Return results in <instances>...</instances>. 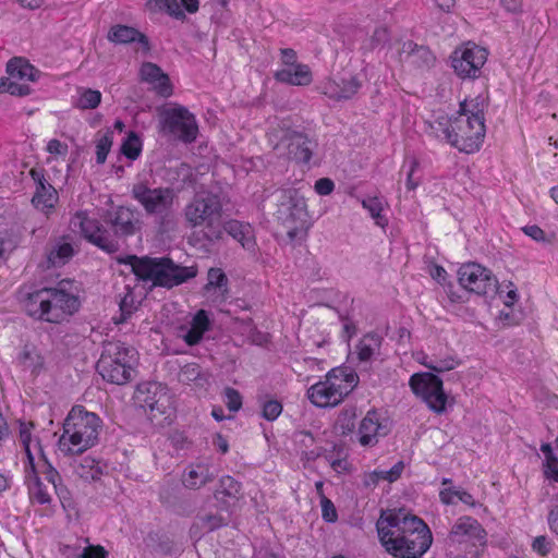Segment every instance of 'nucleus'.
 I'll use <instances>...</instances> for the list:
<instances>
[{
  "label": "nucleus",
  "mask_w": 558,
  "mask_h": 558,
  "mask_svg": "<svg viewBox=\"0 0 558 558\" xmlns=\"http://www.w3.org/2000/svg\"><path fill=\"white\" fill-rule=\"evenodd\" d=\"M376 527L381 545L396 558H421L433 542L426 523L403 509L384 511Z\"/></svg>",
  "instance_id": "1"
},
{
  "label": "nucleus",
  "mask_w": 558,
  "mask_h": 558,
  "mask_svg": "<svg viewBox=\"0 0 558 558\" xmlns=\"http://www.w3.org/2000/svg\"><path fill=\"white\" fill-rule=\"evenodd\" d=\"M389 38V32L386 27H378L375 29L372 41L373 46L376 47L380 44H385Z\"/></svg>",
  "instance_id": "62"
},
{
  "label": "nucleus",
  "mask_w": 558,
  "mask_h": 558,
  "mask_svg": "<svg viewBox=\"0 0 558 558\" xmlns=\"http://www.w3.org/2000/svg\"><path fill=\"white\" fill-rule=\"evenodd\" d=\"M275 78L278 82L293 86H306L312 83L313 75L307 64L296 63L289 66H281L276 71Z\"/></svg>",
  "instance_id": "24"
},
{
  "label": "nucleus",
  "mask_w": 558,
  "mask_h": 558,
  "mask_svg": "<svg viewBox=\"0 0 558 558\" xmlns=\"http://www.w3.org/2000/svg\"><path fill=\"white\" fill-rule=\"evenodd\" d=\"M277 213L291 239L295 238L299 231L308 228L307 205L305 198L296 191H288L283 194Z\"/></svg>",
  "instance_id": "12"
},
{
  "label": "nucleus",
  "mask_w": 558,
  "mask_h": 558,
  "mask_svg": "<svg viewBox=\"0 0 558 558\" xmlns=\"http://www.w3.org/2000/svg\"><path fill=\"white\" fill-rule=\"evenodd\" d=\"M541 451L544 454L542 463L543 475L549 483L558 484V457L550 444H542Z\"/></svg>",
  "instance_id": "38"
},
{
  "label": "nucleus",
  "mask_w": 558,
  "mask_h": 558,
  "mask_svg": "<svg viewBox=\"0 0 558 558\" xmlns=\"http://www.w3.org/2000/svg\"><path fill=\"white\" fill-rule=\"evenodd\" d=\"M404 470V463L402 461L397 462L390 470L385 472V481L395 482L397 481Z\"/></svg>",
  "instance_id": "60"
},
{
  "label": "nucleus",
  "mask_w": 558,
  "mask_h": 558,
  "mask_svg": "<svg viewBox=\"0 0 558 558\" xmlns=\"http://www.w3.org/2000/svg\"><path fill=\"white\" fill-rule=\"evenodd\" d=\"M409 385L413 393L420 398L430 411L441 414L446 411L448 396L444 390L442 380L432 373H416L410 377Z\"/></svg>",
  "instance_id": "10"
},
{
  "label": "nucleus",
  "mask_w": 558,
  "mask_h": 558,
  "mask_svg": "<svg viewBox=\"0 0 558 558\" xmlns=\"http://www.w3.org/2000/svg\"><path fill=\"white\" fill-rule=\"evenodd\" d=\"M414 51L422 57H427V58L433 59L430 52L427 49H425L423 47H417V45L414 44L413 41L407 40V41L402 43V47L400 49V56H402L403 53L410 54Z\"/></svg>",
  "instance_id": "57"
},
{
  "label": "nucleus",
  "mask_w": 558,
  "mask_h": 558,
  "mask_svg": "<svg viewBox=\"0 0 558 558\" xmlns=\"http://www.w3.org/2000/svg\"><path fill=\"white\" fill-rule=\"evenodd\" d=\"M223 231L236 240L245 250H254L255 236L251 225L238 220H229L225 223Z\"/></svg>",
  "instance_id": "32"
},
{
  "label": "nucleus",
  "mask_w": 558,
  "mask_h": 558,
  "mask_svg": "<svg viewBox=\"0 0 558 558\" xmlns=\"http://www.w3.org/2000/svg\"><path fill=\"white\" fill-rule=\"evenodd\" d=\"M136 398L142 407L149 412L150 418L157 414H168L171 410V396L166 386L151 381L138 386Z\"/></svg>",
  "instance_id": "15"
},
{
  "label": "nucleus",
  "mask_w": 558,
  "mask_h": 558,
  "mask_svg": "<svg viewBox=\"0 0 558 558\" xmlns=\"http://www.w3.org/2000/svg\"><path fill=\"white\" fill-rule=\"evenodd\" d=\"M8 76L0 78V93L25 96L31 93L29 84L37 78V70L25 59L14 58L7 65Z\"/></svg>",
  "instance_id": "13"
},
{
  "label": "nucleus",
  "mask_w": 558,
  "mask_h": 558,
  "mask_svg": "<svg viewBox=\"0 0 558 558\" xmlns=\"http://www.w3.org/2000/svg\"><path fill=\"white\" fill-rule=\"evenodd\" d=\"M29 174L35 183L33 205L44 213H49L59 199L57 190L46 180L43 169L34 168Z\"/></svg>",
  "instance_id": "17"
},
{
  "label": "nucleus",
  "mask_w": 558,
  "mask_h": 558,
  "mask_svg": "<svg viewBox=\"0 0 558 558\" xmlns=\"http://www.w3.org/2000/svg\"><path fill=\"white\" fill-rule=\"evenodd\" d=\"M16 364L23 372L38 375L45 367V357L39 348L25 344L16 356Z\"/></svg>",
  "instance_id": "27"
},
{
  "label": "nucleus",
  "mask_w": 558,
  "mask_h": 558,
  "mask_svg": "<svg viewBox=\"0 0 558 558\" xmlns=\"http://www.w3.org/2000/svg\"><path fill=\"white\" fill-rule=\"evenodd\" d=\"M499 294L502 298V302L507 307H511L519 300L518 290L514 283L511 281L504 283Z\"/></svg>",
  "instance_id": "50"
},
{
  "label": "nucleus",
  "mask_w": 558,
  "mask_h": 558,
  "mask_svg": "<svg viewBox=\"0 0 558 558\" xmlns=\"http://www.w3.org/2000/svg\"><path fill=\"white\" fill-rule=\"evenodd\" d=\"M74 250L68 242L57 243L48 254V264L57 267L66 264L73 256Z\"/></svg>",
  "instance_id": "42"
},
{
  "label": "nucleus",
  "mask_w": 558,
  "mask_h": 558,
  "mask_svg": "<svg viewBox=\"0 0 558 558\" xmlns=\"http://www.w3.org/2000/svg\"><path fill=\"white\" fill-rule=\"evenodd\" d=\"M459 284L466 291L478 295L486 294L496 286L492 271L477 263H465L458 269Z\"/></svg>",
  "instance_id": "14"
},
{
  "label": "nucleus",
  "mask_w": 558,
  "mask_h": 558,
  "mask_svg": "<svg viewBox=\"0 0 558 558\" xmlns=\"http://www.w3.org/2000/svg\"><path fill=\"white\" fill-rule=\"evenodd\" d=\"M380 339L374 333L365 335L356 344V355L362 362L369 361L379 349Z\"/></svg>",
  "instance_id": "40"
},
{
  "label": "nucleus",
  "mask_w": 558,
  "mask_h": 558,
  "mask_svg": "<svg viewBox=\"0 0 558 558\" xmlns=\"http://www.w3.org/2000/svg\"><path fill=\"white\" fill-rule=\"evenodd\" d=\"M75 219L78 221L83 235L90 243L108 252L113 250L114 245L108 231L99 223L97 218L90 217L86 213H78Z\"/></svg>",
  "instance_id": "19"
},
{
  "label": "nucleus",
  "mask_w": 558,
  "mask_h": 558,
  "mask_svg": "<svg viewBox=\"0 0 558 558\" xmlns=\"http://www.w3.org/2000/svg\"><path fill=\"white\" fill-rule=\"evenodd\" d=\"M484 530L481 524L473 518H460L451 529L450 538L456 543H463L473 538L482 539Z\"/></svg>",
  "instance_id": "28"
},
{
  "label": "nucleus",
  "mask_w": 558,
  "mask_h": 558,
  "mask_svg": "<svg viewBox=\"0 0 558 558\" xmlns=\"http://www.w3.org/2000/svg\"><path fill=\"white\" fill-rule=\"evenodd\" d=\"M78 558H108V551L101 545L88 544L83 548Z\"/></svg>",
  "instance_id": "56"
},
{
  "label": "nucleus",
  "mask_w": 558,
  "mask_h": 558,
  "mask_svg": "<svg viewBox=\"0 0 558 558\" xmlns=\"http://www.w3.org/2000/svg\"><path fill=\"white\" fill-rule=\"evenodd\" d=\"M107 38L109 41L120 45L130 44L134 41L144 44L145 46L148 45L147 38L138 29L132 26L121 24L111 26V28L108 32Z\"/></svg>",
  "instance_id": "33"
},
{
  "label": "nucleus",
  "mask_w": 558,
  "mask_h": 558,
  "mask_svg": "<svg viewBox=\"0 0 558 558\" xmlns=\"http://www.w3.org/2000/svg\"><path fill=\"white\" fill-rule=\"evenodd\" d=\"M203 527L208 531H214L228 522V515H223L221 512L218 514H208L201 518Z\"/></svg>",
  "instance_id": "51"
},
{
  "label": "nucleus",
  "mask_w": 558,
  "mask_h": 558,
  "mask_svg": "<svg viewBox=\"0 0 558 558\" xmlns=\"http://www.w3.org/2000/svg\"><path fill=\"white\" fill-rule=\"evenodd\" d=\"M408 168L405 185L409 191H414L421 183V178L415 175L418 169V162L415 159H411L408 163Z\"/></svg>",
  "instance_id": "54"
},
{
  "label": "nucleus",
  "mask_w": 558,
  "mask_h": 558,
  "mask_svg": "<svg viewBox=\"0 0 558 558\" xmlns=\"http://www.w3.org/2000/svg\"><path fill=\"white\" fill-rule=\"evenodd\" d=\"M240 484L231 476H223L219 482V487L215 492V499L220 511L230 512L232 506L238 500Z\"/></svg>",
  "instance_id": "29"
},
{
  "label": "nucleus",
  "mask_w": 558,
  "mask_h": 558,
  "mask_svg": "<svg viewBox=\"0 0 558 558\" xmlns=\"http://www.w3.org/2000/svg\"><path fill=\"white\" fill-rule=\"evenodd\" d=\"M458 494H459V490H454L451 488H444L440 490L439 497L444 504L450 505V504L456 502V500L458 499Z\"/></svg>",
  "instance_id": "63"
},
{
  "label": "nucleus",
  "mask_w": 558,
  "mask_h": 558,
  "mask_svg": "<svg viewBox=\"0 0 558 558\" xmlns=\"http://www.w3.org/2000/svg\"><path fill=\"white\" fill-rule=\"evenodd\" d=\"M101 101V93L96 89L80 87L73 98V105L80 109H95Z\"/></svg>",
  "instance_id": "39"
},
{
  "label": "nucleus",
  "mask_w": 558,
  "mask_h": 558,
  "mask_svg": "<svg viewBox=\"0 0 558 558\" xmlns=\"http://www.w3.org/2000/svg\"><path fill=\"white\" fill-rule=\"evenodd\" d=\"M282 412V404L277 400H268L263 404V417L275 421Z\"/></svg>",
  "instance_id": "53"
},
{
  "label": "nucleus",
  "mask_w": 558,
  "mask_h": 558,
  "mask_svg": "<svg viewBox=\"0 0 558 558\" xmlns=\"http://www.w3.org/2000/svg\"><path fill=\"white\" fill-rule=\"evenodd\" d=\"M532 550L537 555L545 557L554 547V542L546 535L536 536L531 544Z\"/></svg>",
  "instance_id": "49"
},
{
  "label": "nucleus",
  "mask_w": 558,
  "mask_h": 558,
  "mask_svg": "<svg viewBox=\"0 0 558 558\" xmlns=\"http://www.w3.org/2000/svg\"><path fill=\"white\" fill-rule=\"evenodd\" d=\"M228 279L220 268H210L207 275V283L205 289L207 291L219 289L222 293L227 292Z\"/></svg>",
  "instance_id": "47"
},
{
  "label": "nucleus",
  "mask_w": 558,
  "mask_h": 558,
  "mask_svg": "<svg viewBox=\"0 0 558 558\" xmlns=\"http://www.w3.org/2000/svg\"><path fill=\"white\" fill-rule=\"evenodd\" d=\"M160 131L184 143L196 140L198 126L194 114L182 106H173L160 112Z\"/></svg>",
  "instance_id": "9"
},
{
  "label": "nucleus",
  "mask_w": 558,
  "mask_h": 558,
  "mask_svg": "<svg viewBox=\"0 0 558 558\" xmlns=\"http://www.w3.org/2000/svg\"><path fill=\"white\" fill-rule=\"evenodd\" d=\"M143 301L141 291L136 288L125 287V293L120 301V317L116 319L117 324L126 322L140 307Z\"/></svg>",
  "instance_id": "34"
},
{
  "label": "nucleus",
  "mask_w": 558,
  "mask_h": 558,
  "mask_svg": "<svg viewBox=\"0 0 558 558\" xmlns=\"http://www.w3.org/2000/svg\"><path fill=\"white\" fill-rule=\"evenodd\" d=\"M147 7L154 12H166L178 20L184 17L178 0H148Z\"/></svg>",
  "instance_id": "45"
},
{
  "label": "nucleus",
  "mask_w": 558,
  "mask_h": 558,
  "mask_svg": "<svg viewBox=\"0 0 558 558\" xmlns=\"http://www.w3.org/2000/svg\"><path fill=\"white\" fill-rule=\"evenodd\" d=\"M417 361L425 367L438 373L451 371L458 365V361L451 355L436 357L422 354L421 357H417Z\"/></svg>",
  "instance_id": "41"
},
{
  "label": "nucleus",
  "mask_w": 558,
  "mask_h": 558,
  "mask_svg": "<svg viewBox=\"0 0 558 558\" xmlns=\"http://www.w3.org/2000/svg\"><path fill=\"white\" fill-rule=\"evenodd\" d=\"M75 473L85 481H97L104 473V465L95 458L86 456L76 464Z\"/></svg>",
  "instance_id": "37"
},
{
  "label": "nucleus",
  "mask_w": 558,
  "mask_h": 558,
  "mask_svg": "<svg viewBox=\"0 0 558 558\" xmlns=\"http://www.w3.org/2000/svg\"><path fill=\"white\" fill-rule=\"evenodd\" d=\"M46 151L49 154L48 160H64L69 153V146L64 142L51 138L47 142Z\"/></svg>",
  "instance_id": "48"
},
{
  "label": "nucleus",
  "mask_w": 558,
  "mask_h": 558,
  "mask_svg": "<svg viewBox=\"0 0 558 558\" xmlns=\"http://www.w3.org/2000/svg\"><path fill=\"white\" fill-rule=\"evenodd\" d=\"M141 82L161 97H170L173 93V86L169 75L160 66L153 62H144L138 72Z\"/></svg>",
  "instance_id": "18"
},
{
  "label": "nucleus",
  "mask_w": 558,
  "mask_h": 558,
  "mask_svg": "<svg viewBox=\"0 0 558 558\" xmlns=\"http://www.w3.org/2000/svg\"><path fill=\"white\" fill-rule=\"evenodd\" d=\"M113 144V132L107 129L104 132H99L95 141L96 149V162L99 165L105 163L109 151Z\"/></svg>",
  "instance_id": "43"
},
{
  "label": "nucleus",
  "mask_w": 558,
  "mask_h": 558,
  "mask_svg": "<svg viewBox=\"0 0 558 558\" xmlns=\"http://www.w3.org/2000/svg\"><path fill=\"white\" fill-rule=\"evenodd\" d=\"M362 207L367 210L375 225L381 229L388 226V218L385 215L387 203L378 196H368L361 201Z\"/></svg>",
  "instance_id": "35"
},
{
  "label": "nucleus",
  "mask_w": 558,
  "mask_h": 558,
  "mask_svg": "<svg viewBox=\"0 0 558 558\" xmlns=\"http://www.w3.org/2000/svg\"><path fill=\"white\" fill-rule=\"evenodd\" d=\"M25 308L36 319L59 324L78 311L80 301L62 288H46L32 293Z\"/></svg>",
  "instance_id": "5"
},
{
  "label": "nucleus",
  "mask_w": 558,
  "mask_h": 558,
  "mask_svg": "<svg viewBox=\"0 0 558 558\" xmlns=\"http://www.w3.org/2000/svg\"><path fill=\"white\" fill-rule=\"evenodd\" d=\"M138 361L137 351L120 341H109L104 345L97 371L108 383L124 385L131 380Z\"/></svg>",
  "instance_id": "6"
},
{
  "label": "nucleus",
  "mask_w": 558,
  "mask_h": 558,
  "mask_svg": "<svg viewBox=\"0 0 558 558\" xmlns=\"http://www.w3.org/2000/svg\"><path fill=\"white\" fill-rule=\"evenodd\" d=\"M485 107V100L480 96L464 99L457 116L438 119L439 130L452 147L465 154L480 150L486 134Z\"/></svg>",
  "instance_id": "2"
},
{
  "label": "nucleus",
  "mask_w": 558,
  "mask_h": 558,
  "mask_svg": "<svg viewBox=\"0 0 558 558\" xmlns=\"http://www.w3.org/2000/svg\"><path fill=\"white\" fill-rule=\"evenodd\" d=\"M121 262L130 265L132 271L140 279L149 281L153 286L165 288L179 286L197 275L195 266L183 267L166 257L153 258L130 255Z\"/></svg>",
  "instance_id": "4"
},
{
  "label": "nucleus",
  "mask_w": 558,
  "mask_h": 558,
  "mask_svg": "<svg viewBox=\"0 0 558 558\" xmlns=\"http://www.w3.org/2000/svg\"><path fill=\"white\" fill-rule=\"evenodd\" d=\"M211 325L205 310L197 311L184 324L178 327V336L189 345L197 344Z\"/></svg>",
  "instance_id": "20"
},
{
  "label": "nucleus",
  "mask_w": 558,
  "mask_h": 558,
  "mask_svg": "<svg viewBox=\"0 0 558 558\" xmlns=\"http://www.w3.org/2000/svg\"><path fill=\"white\" fill-rule=\"evenodd\" d=\"M225 402L231 412H236L242 407V397L240 392L233 388H226Z\"/></svg>",
  "instance_id": "52"
},
{
  "label": "nucleus",
  "mask_w": 558,
  "mask_h": 558,
  "mask_svg": "<svg viewBox=\"0 0 558 558\" xmlns=\"http://www.w3.org/2000/svg\"><path fill=\"white\" fill-rule=\"evenodd\" d=\"M215 477L211 465L207 461L191 463L182 475V483L186 488L197 489L211 482Z\"/></svg>",
  "instance_id": "23"
},
{
  "label": "nucleus",
  "mask_w": 558,
  "mask_h": 558,
  "mask_svg": "<svg viewBox=\"0 0 558 558\" xmlns=\"http://www.w3.org/2000/svg\"><path fill=\"white\" fill-rule=\"evenodd\" d=\"M380 481H385L384 470H375L364 475V484L366 486L376 485Z\"/></svg>",
  "instance_id": "61"
},
{
  "label": "nucleus",
  "mask_w": 558,
  "mask_h": 558,
  "mask_svg": "<svg viewBox=\"0 0 558 558\" xmlns=\"http://www.w3.org/2000/svg\"><path fill=\"white\" fill-rule=\"evenodd\" d=\"M357 384V376L344 367H336L327 373L324 380L307 389V398L315 407L332 408L338 405Z\"/></svg>",
  "instance_id": "7"
},
{
  "label": "nucleus",
  "mask_w": 558,
  "mask_h": 558,
  "mask_svg": "<svg viewBox=\"0 0 558 558\" xmlns=\"http://www.w3.org/2000/svg\"><path fill=\"white\" fill-rule=\"evenodd\" d=\"M35 425L32 422H21L19 427V441L23 447L27 462L25 465L35 464V459L44 453L40 441L37 437L33 436Z\"/></svg>",
  "instance_id": "25"
},
{
  "label": "nucleus",
  "mask_w": 558,
  "mask_h": 558,
  "mask_svg": "<svg viewBox=\"0 0 558 558\" xmlns=\"http://www.w3.org/2000/svg\"><path fill=\"white\" fill-rule=\"evenodd\" d=\"M20 236L12 230H3L0 232V258L8 256L17 247Z\"/></svg>",
  "instance_id": "46"
},
{
  "label": "nucleus",
  "mask_w": 558,
  "mask_h": 558,
  "mask_svg": "<svg viewBox=\"0 0 558 558\" xmlns=\"http://www.w3.org/2000/svg\"><path fill=\"white\" fill-rule=\"evenodd\" d=\"M314 189L318 195L326 196L332 193L335 183L328 178H322L315 182Z\"/></svg>",
  "instance_id": "58"
},
{
  "label": "nucleus",
  "mask_w": 558,
  "mask_h": 558,
  "mask_svg": "<svg viewBox=\"0 0 558 558\" xmlns=\"http://www.w3.org/2000/svg\"><path fill=\"white\" fill-rule=\"evenodd\" d=\"M357 434L362 446H375L380 437L388 434V428L379 413L372 410L361 421Z\"/></svg>",
  "instance_id": "21"
},
{
  "label": "nucleus",
  "mask_w": 558,
  "mask_h": 558,
  "mask_svg": "<svg viewBox=\"0 0 558 558\" xmlns=\"http://www.w3.org/2000/svg\"><path fill=\"white\" fill-rule=\"evenodd\" d=\"M109 221L117 234L132 235L140 229V219L133 210L118 207L109 216Z\"/></svg>",
  "instance_id": "26"
},
{
  "label": "nucleus",
  "mask_w": 558,
  "mask_h": 558,
  "mask_svg": "<svg viewBox=\"0 0 558 558\" xmlns=\"http://www.w3.org/2000/svg\"><path fill=\"white\" fill-rule=\"evenodd\" d=\"M488 52L485 48L473 43H466L456 48L450 56L453 72L460 78H476L487 61Z\"/></svg>",
  "instance_id": "11"
},
{
  "label": "nucleus",
  "mask_w": 558,
  "mask_h": 558,
  "mask_svg": "<svg viewBox=\"0 0 558 558\" xmlns=\"http://www.w3.org/2000/svg\"><path fill=\"white\" fill-rule=\"evenodd\" d=\"M121 154L130 160H136L143 150L142 138L135 133L130 132L120 147Z\"/></svg>",
  "instance_id": "44"
},
{
  "label": "nucleus",
  "mask_w": 558,
  "mask_h": 558,
  "mask_svg": "<svg viewBox=\"0 0 558 558\" xmlns=\"http://www.w3.org/2000/svg\"><path fill=\"white\" fill-rule=\"evenodd\" d=\"M361 87L356 77L351 74H343L333 80H328L322 86L324 94L333 99H348Z\"/></svg>",
  "instance_id": "22"
},
{
  "label": "nucleus",
  "mask_w": 558,
  "mask_h": 558,
  "mask_svg": "<svg viewBox=\"0 0 558 558\" xmlns=\"http://www.w3.org/2000/svg\"><path fill=\"white\" fill-rule=\"evenodd\" d=\"M35 466L36 475L39 476V474H43L45 478L53 485L56 493L62 497L63 487L61 485V477L59 472L49 463L45 453L35 459Z\"/></svg>",
  "instance_id": "36"
},
{
  "label": "nucleus",
  "mask_w": 558,
  "mask_h": 558,
  "mask_svg": "<svg viewBox=\"0 0 558 558\" xmlns=\"http://www.w3.org/2000/svg\"><path fill=\"white\" fill-rule=\"evenodd\" d=\"M133 197L150 214L167 211L174 198L170 189H149L144 184H136L132 190Z\"/></svg>",
  "instance_id": "16"
},
{
  "label": "nucleus",
  "mask_w": 558,
  "mask_h": 558,
  "mask_svg": "<svg viewBox=\"0 0 558 558\" xmlns=\"http://www.w3.org/2000/svg\"><path fill=\"white\" fill-rule=\"evenodd\" d=\"M322 517L326 522H335L338 518L337 510L330 499L320 496Z\"/></svg>",
  "instance_id": "55"
},
{
  "label": "nucleus",
  "mask_w": 558,
  "mask_h": 558,
  "mask_svg": "<svg viewBox=\"0 0 558 558\" xmlns=\"http://www.w3.org/2000/svg\"><path fill=\"white\" fill-rule=\"evenodd\" d=\"M548 525L550 531L558 535V506L549 511Z\"/></svg>",
  "instance_id": "64"
},
{
  "label": "nucleus",
  "mask_w": 558,
  "mask_h": 558,
  "mask_svg": "<svg viewBox=\"0 0 558 558\" xmlns=\"http://www.w3.org/2000/svg\"><path fill=\"white\" fill-rule=\"evenodd\" d=\"M221 204L217 195L209 192H198L193 201L185 207L184 216L192 227L206 225L211 229L216 218L220 217ZM222 230H210L207 235L209 240L222 238Z\"/></svg>",
  "instance_id": "8"
},
{
  "label": "nucleus",
  "mask_w": 558,
  "mask_h": 558,
  "mask_svg": "<svg viewBox=\"0 0 558 558\" xmlns=\"http://www.w3.org/2000/svg\"><path fill=\"white\" fill-rule=\"evenodd\" d=\"M100 429L101 420L96 413L75 405L64 418L58 449L64 456L81 454L97 444Z\"/></svg>",
  "instance_id": "3"
},
{
  "label": "nucleus",
  "mask_w": 558,
  "mask_h": 558,
  "mask_svg": "<svg viewBox=\"0 0 558 558\" xmlns=\"http://www.w3.org/2000/svg\"><path fill=\"white\" fill-rule=\"evenodd\" d=\"M522 231L525 235L533 239L536 242H545L546 235L543 229H541L536 225H529L522 228Z\"/></svg>",
  "instance_id": "59"
},
{
  "label": "nucleus",
  "mask_w": 558,
  "mask_h": 558,
  "mask_svg": "<svg viewBox=\"0 0 558 558\" xmlns=\"http://www.w3.org/2000/svg\"><path fill=\"white\" fill-rule=\"evenodd\" d=\"M316 143L302 133H293L289 138L288 150L298 162L307 163Z\"/></svg>",
  "instance_id": "30"
},
{
  "label": "nucleus",
  "mask_w": 558,
  "mask_h": 558,
  "mask_svg": "<svg viewBox=\"0 0 558 558\" xmlns=\"http://www.w3.org/2000/svg\"><path fill=\"white\" fill-rule=\"evenodd\" d=\"M25 483L27 485L29 499L33 502L46 505L51 501V496L47 487L43 484L39 476L36 475V466L25 465Z\"/></svg>",
  "instance_id": "31"
}]
</instances>
